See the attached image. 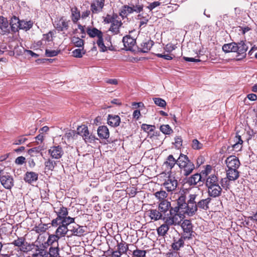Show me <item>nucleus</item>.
Masks as SVG:
<instances>
[{"mask_svg": "<svg viewBox=\"0 0 257 257\" xmlns=\"http://www.w3.org/2000/svg\"><path fill=\"white\" fill-rule=\"evenodd\" d=\"M161 5V3L159 2H154L153 3L149 4V5L147 7V8L150 11H152L155 8Z\"/></svg>", "mask_w": 257, "mask_h": 257, "instance_id": "63", "label": "nucleus"}, {"mask_svg": "<svg viewBox=\"0 0 257 257\" xmlns=\"http://www.w3.org/2000/svg\"><path fill=\"white\" fill-rule=\"evenodd\" d=\"M7 19L3 17H0V33L4 35L10 33V28Z\"/></svg>", "mask_w": 257, "mask_h": 257, "instance_id": "18", "label": "nucleus"}, {"mask_svg": "<svg viewBox=\"0 0 257 257\" xmlns=\"http://www.w3.org/2000/svg\"><path fill=\"white\" fill-rule=\"evenodd\" d=\"M33 23L31 21H25L24 20L20 21V29L28 30L33 26Z\"/></svg>", "mask_w": 257, "mask_h": 257, "instance_id": "47", "label": "nucleus"}, {"mask_svg": "<svg viewBox=\"0 0 257 257\" xmlns=\"http://www.w3.org/2000/svg\"><path fill=\"white\" fill-rule=\"evenodd\" d=\"M48 153L53 159H59L64 154L62 148L60 146L51 147L48 150Z\"/></svg>", "mask_w": 257, "mask_h": 257, "instance_id": "11", "label": "nucleus"}, {"mask_svg": "<svg viewBox=\"0 0 257 257\" xmlns=\"http://www.w3.org/2000/svg\"><path fill=\"white\" fill-rule=\"evenodd\" d=\"M184 218L183 214L178 211H175L172 208L169 213L164 214L163 220L169 226L180 225Z\"/></svg>", "mask_w": 257, "mask_h": 257, "instance_id": "4", "label": "nucleus"}, {"mask_svg": "<svg viewBox=\"0 0 257 257\" xmlns=\"http://www.w3.org/2000/svg\"><path fill=\"white\" fill-rule=\"evenodd\" d=\"M178 159L176 160L172 155H170L168 156L166 161L164 162V165H165L168 169H172L175 165L177 164L178 165Z\"/></svg>", "mask_w": 257, "mask_h": 257, "instance_id": "32", "label": "nucleus"}, {"mask_svg": "<svg viewBox=\"0 0 257 257\" xmlns=\"http://www.w3.org/2000/svg\"><path fill=\"white\" fill-rule=\"evenodd\" d=\"M72 55L76 58H81L85 53L84 48L75 49L72 52Z\"/></svg>", "mask_w": 257, "mask_h": 257, "instance_id": "48", "label": "nucleus"}, {"mask_svg": "<svg viewBox=\"0 0 257 257\" xmlns=\"http://www.w3.org/2000/svg\"><path fill=\"white\" fill-rule=\"evenodd\" d=\"M38 178V174L34 172H27L25 175L24 180L29 183L31 184L36 182Z\"/></svg>", "mask_w": 257, "mask_h": 257, "instance_id": "22", "label": "nucleus"}, {"mask_svg": "<svg viewBox=\"0 0 257 257\" xmlns=\"http://www.w3.org/2000/svg\"><path fill=\"white\" fill-rule=\"evenodd\" d=\"M28 139L24 136H20L15 139L13 144L14 145H20L23 144Z\"/></svg>", "mask_w": 257, "mask_h": 257, "instance_id": "57", "label": "nucleus"}, {"mask_svg": "<svg viewBox=\"0 0 257 257\" xmlns=\"http://www.w3.org/2000/svg\"><path fill=\"white\" fill-rule=\"evenodd\" d=\"M177 206L172 208L174 209L175 211H178L183 214V210H184L187 206L186 197L184 194H181V195L178 197L177 200Z\"/></svg>", "mask_w": 257, "mask_h": 257, "instance_id": "12", "label": "nucleus"}, {"mask_svg": "<svg viewBox=\"0 0 257 257\" xmlns=\"http://www.w3.org/2000/svg\"><path fill=\"white\" fill-rule=\"evenodd\" d=\"M142 128L147 132H151L154 131L155 129V126L152 125H149L147 124H143L142 125Z\"/></svg>", "mask_w": 257, "mask_h": 257, "instance_id": "60", "label": "nucleus"}, {"mask_svg": "<svg viewBox=\"0 0 257 257\" xmlns=\"http://www.w3.org/2000/svg\"><path fill=\"white\" fill-rule=\"evenodd\" d=\"M69 231L72 232L73 235L75 236H83L85 232L83 227L78 224L74 226H70Z\"/></svg>", "mask_w": 257, "mask_h": 257, "instance_id": "24", "label": "nucleus"}, {"mask_svg": "<svg viewBox=\"0 0 257 257\" xmlns=\"http://www.w3.org/2000/svg\"><path fill=\"white\" fill-rule=\"evenodd\" d=\"M59 162V161H54L50 158L48 159L44 163L45 170L47 171H53Z\"/></svg>", "mask_w": 257, "mask_h": 257, "instance_id": "37", "label": "nucleus"}, {"mask_svg": "<svg viewBox=\"0 0 257 257\" xmlns=\"http://www.w3.org/2000/svg\"><path fill=\"white\" fill-rule=\"evenodd\" d=\"M60 238L55 234L50 235L47 240V243L50 245L59 246L58 240Z\"/></svg>", "mask_w": 257, "mask_h": 257, "instance_id": "42", "label": "nucleus"}, {"mask_svg": "<svg viewBox=\"0 0 257 257\" xmlns=\"http://www.w3.org/2000/svg\"><path fill=\"white\" fill-rule=\"evenodd\" d=\"M235 52L237 53V56L239 57L238 59H241L244 58L246 56V51L248 49V47L245 43L241 41L238 43H235Z\"/></svg>", "mask_w": 257, "mask_h": 257, "instance_id": "9", "label": "nucleus"}, {"mask_svg": "<svg viewBox=\"0 0 257 257\" xmlns=\"http://www.w3.org/2000/svg\"><path fill=\"white\" fill-rule=\"evenodd\" d=\"M71 19L74 24H76L81 18L80 11L77 7L71 8Z\"/></svg>", "mask_w": 257, "mask_h": 257, "instance_id": "27", "label": "nucleus"}, {"mask_svg": "<svg viewBox=\"0 0 257 257\" xmlns=\"http://www.w3.org/2000/svg\"><path fill=\"white\" fill-rule=\"evenodd\" d=\"M149 216L151 219L157 221L160 219L163 220L164 215L159 209H151L149 210Z\"/></svg>", "mask_w": 257, "mask_h": 257, "instance_id": "30", "label": "nucleus"}, {"mask_svg": "<svg viewBox=\"0 0 257 257\" xmlns=\"http://www.w3.org/2000/svg\"><path fill=\"white\" fill-rule=\"evenodd\" d=\"M96 43L101 51L104 52L107 50L106 47L104 45L103 43V36H101L98 39Z\"/></svg>", "mask_w": 257, "mask_h": 257, "instance_id": "56", "label": "nucleus"}, {"mask_svg": "<svg viewBox=\"0 0 257 257\" xmlns=\"http://www.w3.org/2000/svg\"><path fill=\"white\" fill-rule=\"evenodd\" d=\"M52 35H53V33L51 32H49L47 34H44L43 36V38L42 39V41L38 42V45H39L42 44V43L43 41H45V42L51 41L52 40Z\"/></svg>", "mask_w": 257, "mask_h": 257, "instance_id": "52", "label": "nucleus"}, {"mask_svg": "<svg viewBox=\"0 0 257 257\" xmlns=\"http://www.w3.org/2000/svg\"><path fill=\"white\" fill-rule=\"evenodd\" d=\"M70 23L69 20H67L63 17L55 21L54 25L56 29L59 32L67 31L69 28Z\"/></svg>", "mask_w": 257, "mask_h": 257, "instance_id": "10", "label": "nucleus"}, {"mask_svg": "<svg viewBox=\"0 0 257 257\" xmlns=\"http://www.w3.org/2000/svg\"><path fill=\"white\" fill-rule=\"evenodd\" d=\"M225 162L228 169H238L240 166V162L235 156L227 157Z\"/></svg>", "mask_w": 257, "mask_h": 257, "instance_id": "13", "label": "nucleus"}, {"mask_svg": "<svg viewBox=\"0 0 257 257\" xmlns=\"http://www.w3.org/2000/svg\"><path fill=\"white\" fill-rule=\"evenodd\" d=\"M51 224L53 227H57L58 225L62 224V219H60L57 217L52 221Z\"/></svg>", "mask_w": 257, "mask_h": 257, "instance_id": "64", "label": "nucleus"}, {"mask_svg": "<svg viewBox=\"0 0 257 257\" xmlns=\"http://www.w3.org/2000/svg\"><path fill=\"white\" fill-rule=\"evenodd\" d=\"M103 22L105 24H110L108 30L113 35L119 33V29L122 25V23L119 20L117 14L113 13L112 15L107 14L105 17H103Z\"/></svg>", "mask_w": 257, "mask_h": 257, "instance_id": "2", "label": "nucleus"}, {"mask_svg": "<svg viewBox=\"0 0 257 257\" xmlns=\"http://www.w3.org/2000/svg\"><path fill=\"white\" fill-rule=\"evenodd\" d=\"M48 257H58L59 255V248L58 245L51 246L48 252Z\"/></svg>", "mask_w": 257, "mask_h": 257, "instance_id": "44", "label": "nucleus"}, {"mask_svg": "<svg viewBox=\"0 0 257 257\" xmlns=\"http://www.w3.org/2000/svg\"><path fill=\"white\" fill-rule=\"evenodd\" d=\"M230 180H229L227 178H222L219 181V183H220L221 185V187L223 189H225V190H227L229 188V182Z\"/></svg>", "mask_w": 257, "mask_h": 257, "instance_id": "55", "label": "nucleus"}, {"mask_svg": "<svg viewBox=\"0 0 257 257\" xmlns=\"http://www.w3.org/2000/svg\"><path fill=\"white\" fill-rule=\"evenodd\" d=\"M10 25V28L13 32H16L20 29V20L16 17L11 19Z\"/></svg>", "mask_w": 257, "mask_h": 257, "instance_id": "29", "label": "nucleus"}, {"mask_svg": "<svg viewBox=\"0 0 257 257\" xmlns=\"http://www.w3.org/2000/svg\"><path fill=\"white\" fill-rule=\"evenodd\" d=\"M206 186L210 197L216 198L220 196L222 188L219 185V181L216 175L213 174L209 176L206 178Z\"/></svg>", "mask_w": 257, "mask_h": 257, "instance_id": "1", "label": "nucleus"}, {"mask_svg": "<svg viewBox=\"0 0 257 257\" xmlns=\"http://www.w3.org/2000/svg\"><path fill=\"white\" fill-rule=\"evenodd\" d=\"M154 43L151 40H145L141 44L139 49L143 53L148 52L153 46Z\"/></svg>", "mask_w": 257, "mask_h": 257, "instance_id": "25", "label": "nucleus"}, {"mask_svg": "<svg viewBox=\"0 0 257 257\" xmlns=\"http://www.w3.org/2000/svg\"><path fill=\"white\" fill-rule=\"evenodd\" d=\"M147 251L145 250L136 249L133 252V255L135 257H146Z\"/></svg>", "mask_w": 257, "mask_h": 257, "instance_id": "53", "label": "nucleus"}, {"mask_svg": "<svg viewBox=\"0 0 257 257\" xmlns=\"http://www.w3.org/2000/svg\"><path fill=\"white\" fill-rule=\"evenodd\" d=\"M154 195L156 198H157L160 202L163 201V200H167L166 198L168 196V194L165 191L160 190L159 191L156 192Z\"/></svg>", "mask_w": 257, "mask_h": 257, "instance_id": "46", "label": "nucleus"}, {"mask_svg": "<svg viewBox=\"0 0 257 257\" xmlns=\"http://www.w3.org/2000/svg\"><path fill=\"white\" fill-rule=\"evenodd\" d=\"M226 176L229 180L234 181L239 176V173L237 169H228L226 170Z\"/></svg>", "mask_w": 257, "mask_h": 257, "instance_id": "26", "label": "nucleus"}, {"mask_svg": "<svg viewBox=\"0 0 257 257\" xmlns=\"http://www.w3.org/2000/svg\"><path fill=\"white\" fill-rule=\"evenodd\" d=\"M107 123L112 127L118 126L120 122V118L118 115L108 114L107 116Z\"/></svg>", "mask_w": 257, "mask_h": 257, "instance_id": "19", "label": "nucleus"}, {"mask_svg": "<svg viewBox=\"0 0 257 257\" xmlns=\"http://www.w3.org/2000/svg\"><path fill=\"white\" fill-rule=\"evenodd\" d=\"M170 226L168 225L165 222L160 227L157 228V233L159 236H165L168 231Z\"/></svg>", "mask_w": 257, "mask_h": 257, "instance_id": "39", "label": "nucleus"}, {"mask_svg": "<svg viewBox=\"0 0 257 257\" xmlns=\"http://www.w3.org/2000/svg\"><path fill=\"white\" fill-rule=\"evenodd\" d=\"M130 6L133 13H140L143 10L144 6L140 3L139 0L132 1Z\"/></svg>", "mask_w": 257, "mask_h": 257, "instance_id": "28", "label": "nucleus"}, {"mask_svg": "<svg viewBox=\"0 0 257 257\" xmlns=\"http://www.w3.org/2000/svg\"><path fill=\"white\" fill-rule=\"evenodd\" d=\"M234 144L232 145V148L235 151L238 152L241 150L243 141L241 140V136L236 135L234 138Z\"/></svg>", "mask_w": 257, "mask_h": 257, "instance_id": "35", "label": "nucleus"}, {"mask_svg": "<svg viewBox=\"0 0 257 257\" xmlns=\"http://www.w3.org/2000/svg\"><path fill=\"white\" fill-rule=\"evenodd\" d=\"M132 8L130 6L124 5L119 11V15L123 19L126 18L127 15L133 13Z\"/></svg>", "mask_w": 257, "mask_h": 257, "instance_id": "31", "label": "nucleus"}, {"mask_svg": "<svg viewBox=\"0 0 257 257\" xmlns=\"http://www.w3.org/2000/svg\"><path fill=\"white\" fill-rule=\"evenodd\" d=\"M197 203L188 202L186 207L183 210V214L185 213L189 216H192L197 211Z\"/></svg>", "mask_w": 257, "mask_h": 257, "instance_id": "20", "label": "nucleus"}, {"mask_svg": "<svg viewBox=\"0 0 257 257\" xmlns=\"http://www.w3.org/2000/svg\"><path fill=\"white\" fill-rule=\"evenodd\" d=\"M153 100H154L155 104H156L157 105H158L159 106H160L162 107H164L166 105V102L165 101V100H164L161 98H159V97L153 98Z\"/></svg>", "mask_w": 257, "mask_h": 257, "instance_id": "54", "label": "nucleus"}, {"mask_svg": "<svg viewBox=\"0 0 257 257\" xmlns=\"http://www.w3.org/2000/svg\"><path fill=\"white\" fill-rule=\"evenodd\" d=\"M69 230L68 227L63 224L60 225L55 231V234L60 238L64 237Z\"/></svg>", "mask_w": 257, "mask_h": 257, "instance_id": "36", "label": "nucleus"}, {"mask_svg": "<svg viewBox=\"0 0 257 257\" xmlns=\"http://www.w3.org/2000/svg\"><path fill=\"white\" fill-rule=\"evenodd\" d=\"M160 131L165 135H170L173 132L172 129L168 124H163L160 126Z\"/></svg>", "mask_w": 257, "mask_h": 257, "instance_id": "51", "label": "nucleus"}, {"mask_svg": "<svg viewBox=\"0 0 257 257\" xmlns=\"http://www.w3.org/2000/svg\"><path fill=\"white\" fill-rule=\"evenodd\" d=\"M74 222V218L70 216H65L62 219V224L67 227L70 224Z\"/></svg>", "mask_w": 257, "mask_h": 257, "instance_id": "59", "label": "nucleus"}, {"mask_svg": "<svg viewBox=\"0 0 257 257\" xmlns=\"http://www.w3.org/2000/svg\"><path fill=\"white\" fill-rule=\"evenodd\" d=\"M86 32L89 36L91 38L97 37L99 39L100 37L103 36L102 32L95 28H88Z\"/></svg>", "mask_w": 257, "mask_h": 257, "instance_id": "33", "label": "nucleus"}, {"mask_svg": "<svg viewBox=\"0 0 257 257\" xmlns=\"http://www.w3.org/2000/svg\"><path fill=\"white\" fill-rule=\"evenodd\" d=\"M1 183L2 185L7 189L10 190L14 186V180L12 176L4 175L1 178Z\"/></svg>", "mask_w": 257, "mask_h": 257, "instance_id": "17", "label": "nucleus"}, {"mask_svg": "<svg viewBox=\"0 0 257 257\" xmlns=\"http://www.w3.org/2000/svg\"><path fill=\"white\" fill-rule=\"evenodd\" d=\"M36 252L32 255V257H47L48 256V252L42 248H40L38 245L35 248Z\"/></svg>", "mask_w": 257, "mask_h": 257, "instance_id": "38", "label": "nucleus"}, {"mask_svg": "<svg viewBox=\"0 0 257 257\" xmlns=\"http://www.w3.org/2000/svg\"><path fill=\"white\" fill-rule=\"evenodd\" d=\"M117 250L120 251L122 254H126L128 250V244L124 241L118 242L117 244Z\"/></svg>", "mask_w": 257, "mask_h": 257, "instance_id": "43", "label": "nucleus"}, {"mask_svg": "<svg viewBox=\"0 0 257 257\" xmlns=\"http://www.w3.org/2000/svg\"><path fill=\"white\" fill-rule=\"evenodd\" d=\"M104 6V0H95L90 6L91 10L93 14H98L102 11Z\"/></svg>", "mask_w": 257, "mask_h": 257, "instance_id": "15", "label": "nucleus"}, {"mask_svg": "<svg viewBox=\"0 0 257 257\" xmlns=\"http://www.w3.org/2000/svg\"><path fill=\"white\" fill-rule=\"evenodd\" d=\"M60 52V50H51L46 49L45 55L48 57H52L57 56Z\"/></svg>", "mask_w": 257, "mask_h": 257, "instance_id": "58", "label": "nucleus"}, {"mask_svg": "<svg viewBox=\"0 0 257 257\" xmlns=\"http://www.w3.org/2000/svg\"><path fill=\"white\" fill-rule=\"evenodd\" d=\"M177 161L181 173L185 176L189 175L195 169L193 163L185 155L180 154Z\"/></svg>", "mask_w": 257, "mask_h": 257, "instance_id": "3", "label": "nucleus"}, {"mask_svg": "<svg viewBox=\"0 0 257 257\" xmlns=\"http://www.w3.org/2000/svg\"><path fill=\"white\" fill-rule=\"evenodd\" d=\"M77 134L81 136L86 143H92L95 142L96 138L94 135L89 132L88 127L85 125L79 126L77 128Z\"/></svg>", "mask_w": 257, "mask_h": 257, "instance_id": "5", "label": "nucleus"}, {"mask_svg": "<svg viewBox=\"0 0 257 257\" xmlns=\"http://www.w3.org/2000/svg\"><path fill=\"white\" fill-rule=\"evenodd\" d=\"M98 137L101 139H107L109 137V132L106 126L102 125L97 129Z\"/></svg>", "mask_w": 257, "mask_h": 257, "instance_id": "23", "label": "nucleus"}, {"mask_svg": "<svg viewBox=\"0 0 257 257\" xmlns=\"http://www.w3.org/2000/svg\"><path fill=\"white\" fill-rule=\"evenodd\" d=\"M171 208L172 207H171L170 202L168 200H163L159 203L158 209L164 215V214L169 213Z\"/></svg>", "mask_w": 257, "mask_h": 257, "instance_id": "21", "label": "nucleus"}, {"mask_svg": "<svg viewBox=\"0 0 257 257\" xmlns=\"http://www.w3.org/2000/svg\"><path fill=\"white\" fill-rule=\"evenodd\" d=\"M201 178L200 174L196 173L189 178L188 182L191 185H195L201 181Z\"/></svg>", "mask_w": 257, "mask_h": 257, "instance_id": "41", "label": "nucleus"}, {"mask_svg": "<svg viewBox=\"0 0 257 257\" xmlns=\"http://www.w3.org/2000/svg\"><path fill=\"white\" fill-rule=\"evenodd\" d=\"M122 42L126 50L132 51L134 47L136 45V39L133 38L130 36H126L123 37Z\"/></svg>", "mask_w": 257, "mask_h": 257, "instance_id": "16", "label": "nucleus"}, {"mask_svg": "<svg viewBox=\"0 0 257 257\" xmlns=\"http://www.w3.org/2000/svg\"><path fill=\"white\" fill-rule=\"evenodd\" d=\"M11 244L18 247L19 250L23 252H27L31 249L30 244L26 242L25 238L23 237H18Z\"/></svg>", "mask_w": 257, "mask_h": 257, "instance_id": "7", "label": "nucleus"}, {"mask_svg": "<svg viewBox=\"0 0 257 257\" xmlns=\"http://www.w3.org/2000/svg\"><path fill=\"white\" fill-rule=\"evenodd\" d=\"M72 42L76 47L79 48H84V41L78 37H74L72 38Z\"/></svg>", "mask_w": 257, "mask_h": 257, "instance_id": "49", "label": "nucleus"}, {"mask_svg": "<svg viewBox=\"0 0 257 257\" xmlns=\"http://www.w3.org/2000/svg\"><path fill=\"white\" fill-rule=\"evenodd\" d=\"M203 144L197 139H194L192 141L191 147L194 150H199L203 148Z\"/></svg>", "mask_w": 257, "mask_h": 257, "instance_id": "50", "label": "nucleus"}, {"mask_svg": "<svg viewBox=\"0 0 257 257\" xmlns=\"http://www.w3.org/2000/svg\"><path fill=\"white\" fill-rule=\"evenodd\" d=\"M235 42L226 44L222 46V50L225 53L235 52Z\"/></svg>", "mask_w": 257, "mask_h": 257, "instance_id": "45", "label": "nucleus"}, {"mask_svg": "<svg viewBox=\"0 0 257 257\" xmlns=\"http://www.w3.org/2000/svg\"><path fill=\"white\" fill-rule=\"evenodd\" d=\"M188 238H184L182 236L178 240L175 239L174 242L172 244V247L174 250H178L181 247H183L184 244V241Z\"/></svg>", "mask_w": 257, "mask_h": 257, "instance_id": "34", "label": "nucleus"}, {"mask_svg": "<svg viewBox=\"0 0 257 257\" xmlns=\"http://www.w3.org/2000/svg\"><path fill=\"white\" fill-rule=\"evenodd\" d=\"M178 183L175 177L169 176L162 184V186L168 191L172 192L176 191Z\"/></svg>", "mask_w": 257, "mask_h": 257, "instance_id": "8", "label": "nucleus"}, {"mask_svg": "<svg viewBox=\"0 0 257 257\" xmlns=\"http://www.w3.org/2000/svg\"><path fill=\"white\" fill-rule=\"evenodd\" d=\"M181 227L183 230V237L188 238V240L191 239L194 236V231L191 221L187 219L184 220L181 224Z\"/></svg>", "mask_w": 257, "mask_h": 257, "instance_id": "6", "label": "nucleus"}, {"mask_svg": "<svg viewBox=\"0 0 257 257\" xmlns=\"http://www.w3.org/2000/svg\"><path fill=\"white\" fill-rule=\"evenodd\" d=\"M174 144L176 148H180L182 145V139L181 137L179 136L175 137Z\"/></svg>", "mask_w": 257, "mask_h": 257, "instance_id": "61", "label": "nucleus"}, {"mask_svg": "<svg viewBox=\"0 0 257 257\" xmlns=\"http://www.w3.org/2000/svg\"><path fill=\"white\" fill-rule=\"evenodd\" d=\"M54 211L60 219H63L68 214L67 208L61 204L54 207Z\"/></svg>", "mask_w": 257, "mask_h": 257, "instance_id": "14", "label": "nucleus"}, {"mask_svg": "<svg viewBox=\"0 0 257 257\" xmlns=\"http://www.w3.org/2000/svg\"><path fill=\"white\" fill-rule=\"evenodd\" d=\"M108 251L110 253L109 255L111 257H121V255L122 254V253L120 252V251H118L117 249L116 250H108Z\"/></svg>", "mask_w": 257, "mask_h": 257, "instance_id": "62", "label": "nucleus"}, {"mask_svg": "<svg viewBox=\"0 0 257 257\" xmlns=\"http://www.w3.org/2000/svg\"><path fill=\"white\" fill-rule=\"evenodd\" d=\"M211 198L208 197L206 199L199 200L197 203V208H199L204 210H207L209 208L208 204L211 201Z\"/></svg>", "mask_w": 257, "mask_h": 257, "instance_id": "40", "label": "nucleus"}]
</instances>
